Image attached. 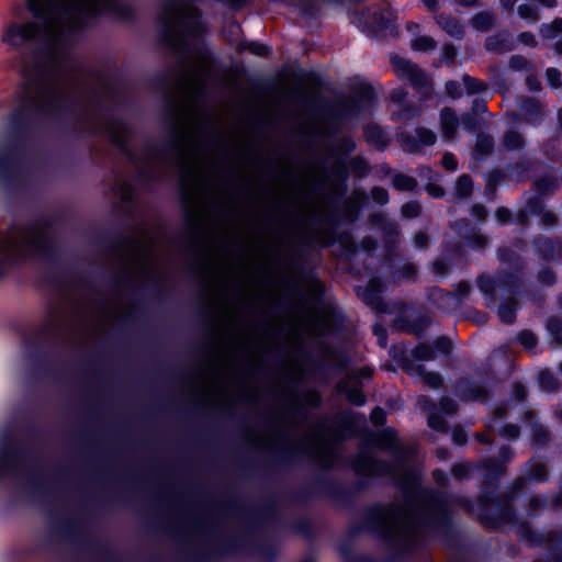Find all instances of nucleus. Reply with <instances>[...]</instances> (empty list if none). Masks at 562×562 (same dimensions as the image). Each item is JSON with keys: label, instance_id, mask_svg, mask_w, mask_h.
<instances>
[{"label": "nucleus", "instance_id": "1", "mask_svg": "<svg viewBox=\"0 0 562 562\" xmlns=\"http://www.w3.org/2000/svg\"><path fill=\"white\" fill-rule=\"evenodd\" d=\"M29 8L41 25L33 22L10 23L5 26L2 42L20 47L34 38H43L50 45H59L77 26L79 16L116 14L120 0H27Z\"/></svg>", "mask_w": 562, "mask_h": 562}, {"label": "nucleus", "instance_id": "2", "mask_svg": "<svg viewBox=\"0 0 562 562\" xmlns=\"http://www.w3.org/2000/svg\"><path fill=\"white\" fill-rule=\"evenodd\" d=\"M48 243L45 229L35 225L0 236V277L13 262L45 254Z\"/></svg>", "mask_w": 562, "mask_h": 562}, {"label": "nucleus", "instance_id": "3", "mask_svg": "<svg viewBox=\"0 0 562 562\" xmlns=\"http://www.w3.org/2000/svg\"><path fill=\"white\" fill-rule=\"evenodd\" d=\"M61 95L58 82L36 79L27 81L22 90V103L34 111L54 108Z\"/></svg>", "mask_w": 562, "mask_h": 562}, {"label": "nucleus", "instance_id": "4", "mask_svg": "<svg viewBox=\"0 0 562 562\" xmlns=\"http://www.w3.org/2000/svg\"><path fill=\"white\" fill-rule=\"evenodd\" d=\"M558 187L557 180L552 177L539 178L535 181L537 196L527 201L525 207L516 214L515 222L518 224L526 223L528 216H537L540 218L542 226H551L555 223V215L546 211L541 201V195L553 192Z\"/></svg>", "mask_w": 562, "mask_h": 562}, {"label": "nucleus", "instance_id": "5", "mask_svg": "<svg viewBox=\"0 0 562 562\" xmlns=\"http://www.w3.org/2000/svg\"><path fill=\"white\" fill-rule=\"evenodd\" d=\"M379 521L389 537L397 535L413 536L416 532L413 518L403 508L383 509L379 515Z\"/></svg>", "mask_w": 562, "mask_h": 562}, {"label": "nucleus", "instance_id": "6", "mask_svg": "<svg viewBox=\"0 0 562 562\" xmlns=\"http://www.w3.org/2000/svg\"><path fill=\"white\" fill-rule=\"evenodd\" d=\"M477 286L487 306H492L496 302L497 291L506 293H516L518 290V278L514 274H497L494 277L481 276L477 279Z\"/></svg>", "mask_w": 562, "mask_h": 562}, {"label": "nucleus", "instance_id": "7", "mask_svg": "<svg viewBox=\"0 0 562 562\" xmlns=\"http://www.w3.org/2000/svg\"><path fill=\"white\" fill-rule=\"evenodd\" d=\"M391 63L400 79L407 81L416 91L429 94L430 79L417 65L400 57H392Z\"/></svg>", "mask_w": 562, "mask_h": 562}, {"label": "nucleus", "instance_id": "8", "mask_svg": "<svg viewBox=\"0 0 562 562\" xmlns=\"http://www.w3.org/2000/svg\"><path fill=\"white\" fill-rule=\"evenodd\" d=\"M417 404L423 411L428 412V426L435 430H445V416L451 415L457 409V405L450 398H442L439 406H435L426 396L420 395Z\"/></svg>", "mask_w": 562, "mask_h": 562}, {"label": "nucleus", "instance_id": "9", "mask_svg": "<svg viewBox=\"0 0 562 562\" xmlns=\"http://www.w3.org/2000/svg\"><path fill=\"white\" fill-rule=\"evenodd\" d=\"M372 369L369 367L361 368L358 372L348 375L345 381L339 383V391L345 394L347 400L357 406L366 404V395L361 390L362 380H368L372 376Z\"/></svg>", "mask_w": 562, "mask_h": 562}, {"label": "nucleus", "instance_id": "10", "mask_svg": "<svg viewBox=\"0 0 562 562\" xmlns=\"http://www.w3.org/2000/svg\"><path fill=\"white\" fill-rule=\"evenodd\" d=\"M349 86L352 92L350 112L358 114L374 104V90L366 80L360 77H355L350 79Z\"/></svg>", "mask_w": 562, "mask_h": 562}, {"label": "nucleus", "instance_id": "11", "mask_svg": "<svg viewBox=\"0 0 562 562\" xmlns=\"http://www.w3.org/2000/svg\"><path fill=\"white\" fill-rule=\"evenodd\" d=\"M416 137H412L406 133H400L397 139L402 148L407 153L422 150L426 146H431L436 142V134L425 127H418L415 131Z\"/></svg>", "mask_w": 562, "mask_h": 562}, {"label": "nucleus", "instance_id": "12", "mask_svg": "<svg viewBox=\"0 0 562 562\" xmlns=\"http://www.w3.org/2000/svg\"><path fill=\"white\" fill-rule=\"evenodd\" d=\"M450 349V342L446 338H439L434 342V346L420 344L412 350L414 359L419 361H429L435 358V351L447 353Z\"/></svg>", "mask_w": 562, "mask_h": 562}, {"label": "nucleus", "instance_id": "13", "mask_svg": "<svg viewBox=\"0 0 562 562\" xmlns=\"http://www.w3.org/2000/svg\"><path fill=\"white\" fill-rule=\"evenodd\" d=\"M505 415V407H499L495 411V414L493 418L490 420L487 427L490 430L497 429L501 437H503L506 440H515L519 436V428L516 425H503L501 426L499 423L504 418Z\"/></svg>", "mask_w": 562, "mask_h": 562}, {"label": "nucleus", "instance_id": "14", "mask_svg": "<svg viewBox=\"0 0 562 562\" xmlns=\"http://www.w3.org/2000/svg\"><path fill=\"white\" fill-rule=\"evenodd\" d=\"M452 227L457 234L465 237L467 245L472 249L480 250L485 247L486 238L481 234L474 233V228H470L467 221L456 223Z\"/></svg>", "mask_w": 562, "mask_h": 562}, {"label": "nucleus", "instance_id": "15", "mask_svg": "<svg viewBox=\"0 0 562 562\" xmlns=\"http://www.w3.org/2000/svg\"><path fill=\"white\" fill-rule=\"evenodd\" d=\"M374 446L382 450L395 452L400 447L397 432L393 428H386L372 437Z\"/></svg>", "mask_w": 562, "mask_h": 562}, {"label": "nucleus", "instance_id": "16", "mask_svg": "<svg viewBox=\"0 0 562 562\" xmlns=\"http://www.w3.org/2000/svg\"><path fill=\"white\" fill-rule=\"evenodd\" d=\"M440 125L443 137L447 140H453L456 138L460 121L451 109L446 108L440 112Z\"/></svg>", "mask_w": 562, "mask_h": 562}, {"label": "nucleus", "instance_id": "17", "mask_svg": "<svg viewBox=\"0 0 562 562\" xmlns=\"http://www.w3.org/2000/svg\"><path fill=\"white\" fill-rule=\"evenodd\" d=\"M435 20L438 23V25L451 37L454 38H462L464 35L463 26L458 20H454L450 16H447L445 14H437L435 15Z\"/></svg>", "mask_w": 562, "mask_h": 562}, {"label": "nucleus", "instance_id": "18", "mask_svg": "<svg viewBox=\"0 0 562 562\" xmlns=\"http://www.w3.org/2000/svg\"><path fill=\"white\" fill-rule=\"evenodd\" d=\"M456 290H457V293L452 294V293H449V292H445V291H442L440 289H435L431 292V299L435 302L442 301V302H448V303H450L451 301H457L459 299H464V297H467L469 295L470 285L467 282H460L457 285Z\"/></svg>", "mask_w": 562, "mask_h": 562}, {"label": "nucleus", "instance_id": "19", "mask_svg": "<svg viewBox=\"0 0 562 562\" xmlns=\"http://www.w3.org/2000/svg\"><path fill=\"white\" fill-rule=\"evenodd\" d=\"M536 251L543 259H555L562 258V247L560 244H557L550 239H539L535 241Z\"/></svg>", "mask_w": 562, "mask_h": 562}, {"label": "nucleus", "instance_id": "20", "mask_svg": "<svg viewBox=\"0 0 562 562\" xmlns=\"http://www.w3.org/2000/svg\"><path fill=\"white\" fill-rule=\"evenodd\" d=\"M488 52L504 53L513 49L510 36L507 33H499L488 36L485 42Z\"/></svg>", "mask_w": 562, "mask_h": 562}, {"label": "nucleus", "instance_id": "21", "mask_svg": "<svg viewBox=\"0 0 562 562\" xmlns=\"http://www.w3.org/2000/svg\"><path fill=\"white\" fill-rule=\"evenodd\" d=\"M367 142L378 149H382L387 145L389 138L386 133L376 125H368L364 131Z\"/></svg>", "mask_w": 562, "mask_h": 562}, {"label": "nucleus", "instance_id": "22", "mask_svg": "<svg viewBox=\"0 0 562 562\" xmlns=\"http://www.w3.org/2000/svg\"><path fill=\"white\" fill-rule=\"evenodd\" d=\"M502 461H490L485 463L484 469L486 476L499 475L504 472L505 463L510 459V450L507 447H503L499 450Z\"/></svg>", "mask_w": 562, "mask_h": 562}, {"label": "nucleus", "instance_id": "23", "mask_svg": "<svg viewBox=\"0 0 562 562\" xmlns=\"http://www.w3.org/2000/svg\"><path fill=\"white\" fill-rule=\"evenodd\" d=\"M517 303L515 300H505L497 310L498 318L504 324H513L516 318Z\"/></svg>", "mask_w": 562, "mask_h": 562}, {"label": "nucleus", "instance_id": "24", "mask_svg": "<svg viewBox=\"0 0 562 562\" xmlns=\"http://www.w3.org/2000/svg\"><path fill=\"white\" fill-rule=\"evenodd\" d=\"M494 142L488 135L480 134L476 138L473 157L476 160L484 159L493 150Z\"/></svg>", "mask_w": 562, "mask_h": 562}, {"label": "nucleus", "instance_id": "25", "mask_svg": "<svg viewBox=\"0 0 562 562\" xmlns=\"http://www.w3.org/2000/svg\"><path fill=\"white\" fill-rule=\"evenodd\" d=\"M495 21L496 16L494 13L480 12L472 18L471 24L476 31L485 32L494 25Z\"/></svg>", "mask_w": 562, "mask_h": 562}, {"label": "nucleus", "instance_id": "26", "mask_svg": "<svg viewBox=\"0 0 562 562\" xmlns=\"http://www.w3.org/2000/svg\"><path fill=\"white\" fill-rule=\"evenodd\" d=\"M312 328L318 335L330 334V316L326 312H317L312 319Z\"/></svg>", "mask_w": 562, "mask_h": 562}, {"label": "nucleus", "instance_id": "27", "mask_svg": "<svg viewBox=\"0 0 562 562\" xmlns=\"http://www.w3.org/2000/svg\"><path fill=\"white\" fill-rule=\"evenodd\" d=\"M358 295L362 297V300L375 311L385 312V308L380 300V294L373 289L368 288L362 291L358 290Z\"/></svg>", "mask_w": 562, "mask_h": 562}, {"label": "nucleus", "instance_id": "28", "mask_svg": "<svg viewBox=\"0 0 562 562\" xmlns=\"http://www.w3.org/2000/svg\"><path fill=\"white\" fill-rule=\"evenodd\" d=\"M520 108L525 112L527 120L530 122H533L542 113L540 104L532 98L521 99Z\"/></svg>", "mask_w": 562, "mask_h": 562}, {"label": "nucleus", "instance_id": "29", "mask_svg": "<svg viewBox=\"0 0 562 562\" xmlns=\"http://www.w3.org/2000/svg\"><path fill=\"white\" fill-rule=\"evenodd\" d=\"M525 142L522 136L514 130L506 131L503 136V146L507 150H519L522 148Z\"/></svg>", "mask_w": 562, "mask_h": 562}, {"label": "nucleus", "instance_id": "30", "mask_svg": "<svg viewBox=\"0 0 562 562\" xmlns=\"http://www.w3.org/2000/svg\"><path fill=\"white\" fill-rule=\"evenodd\" d=\"M560 34H562V18H557L551 23L542 24L540 27V35L543 38L554 40Z\"/></svg>", "mask_w": 562, "mask_h": 562}, {"label": "nucleus", "instance_id": "31", "mask_svg": "<svg viewBox=\"0 0 562 562\" xmlns=\"http://www.w3.org/2000/svg\"><path fill=\"white\" fill-rule=\"evenodd\" d=\"M462 85L467 94L473 95L486 90L487 86L482 80L475 79L471 76L464 75L462 77Z\"/></svg>", "mask_w": 562, "mask_h": 562}, {"label": "nucleus", "instance_id": "32", "mask_svg": "<svg viewBox=\"0 0 562 562\" xmlns=\"http://www.w3.org/2000/svg\"><path fill=\"white\" fill-rule=\"evenodd\" d=\"M547 477V468L546 465L537 460H531L529 462V472H528V479L530 481H544Z\"/></svg>", "mask_w": 562, "mask_h": 562}, {"label": "nucleus", "instance_id": "33", "mask_svg": "<svg viewBox=\"0 0 562 562\" xmlns=\"http://www.w3.org/2000/svg\"><path fill=\"white\" fill-rule=\"evenodd\" d=\"M411 47L415 52H430L436 47V41L430 36H418L412 41Z\"/></svg>", "mask_w": 562, "mask_h": 562}, {"label": "nucleus", "instance_id": "34", "mask_svg": "<svg viewBox=\"0 0 562 562\" xmlns=\"http://www.w3.org/2000/svg\"><path fill=\"white\" fill-rule=\"evenodd\" d=\"M393 186L401 191H413L416 188L417 182L409 176L397 173L393 177Z\"/></svg>", "mask_w": 562, "mask_h": 562}, {"label": "nucleus", "instance_id": "35", "mask_svg": "<svg viewBox=\"0 0 562 562\" xmlns=\"http://www.w3.org/2000/svg\"><path fill=\"white\" fill-rule=\"evenodd\" d=\"M416 374L419 375L423 382L430 389H438L442 384V379L435 372H426L422 367H418Z\"/></svg>", "mask_w": 562, "mask_h": 562}, {"label": "nucleus", "instance_id": "36", "mask_svg": "<svg viewBox=\"0 0 562 562\" xmlns=\"http://www.w3.org/2000/svg\"><path fill=\"white\" fill-rule=\"evenodd\" d=\"M473 188L472 180L469 176L462 175L456 182V195L458 198H467L471 194Z\"/></svg>", "mask_w": 562, "mask_h": 562}, {"label": "nucleus", "instance_id": "37", "mask_svg": "<svg viewBox=\"0 0 562 562\" xmlns=\"http://www.w3.org/2000/svg\"><path fill=\"white\" fill-rule=\"evenodd\" d=\"M547 330L557 344H562V323L558 318H550L547 322Z\"/></svg>", "mask_w": 562, "mask_h": 562}, {"label": "nucleus", "instance_id": "38", "mask_svg": "<svg viewBox=\"0 0 562 562\" xmlns=\"http://www.w3.org/2000/svg\"><path fill=\"white\" fill-rule=\"evenodd\" d=\"M538 384L543 390H553L557 385L554 375L549 370H541L537 375Z\"/></svg>", "mask_w": 562, "mask_h": 562}, {"label": "nucleus", "instance_id": "39", "mask_svg": "<svg viewBox=\"0 0 562 562\" xmlns=\"http://www.w3.org/2000/svg\"><path fill=\"white\" fill-rule=\"evenodd\" d=\"M521 538L529 546H542V544H546V543L554 542V539H552L551 536L544 537L542 535H538V533H533V532H530V533L524 532L521 535Z\"/></svg>", "mask_w": 562, "mask_h": 562}, {"label": "nucleus", "instance_id": "40", "mask_svg": "<svg viewBox=\"0 0 562 562\" xmlns=\"http://www.w3.org/2000/svg\"><path fill=\"white\" fill-rule=\"evenodd\" d=\"M517 341L520 345H522L527 350H531L537 346V338L529 330H524L519 333L517 336Z\"/></svg>", "mask_w": 562, "mask_h": 562}, {"label": "nucleus", "instance_id": "41", "mask_svg": "<svg viewBox=\"0 0 562 562\" xmlns=\"http://www.w3.org/2000/svg\"><path fill=\"white\" fill-rule=\"evenodd\" d=\"M518 15L530 22H536L539 19L537 9L528 4H521L518 7Z\"/></svg>", "mask_w": 562, "mask_h": 562}, {"label": "nucleus", "instance_id": "42", "mask_svg": "<svg viewBox=\"0 0 562 562\" xmlns=\"http://www.w3.org/2000/svg\"><path fill=\"white\" fill-rule=\"evenodd\" d=\"M561 77H562V74L557 68L551 67V68H548L546 71L547 82L553 89H557L560 87Z\"/></svg>", "mask_w": 562, "mask_h": 562}, {"label": "nucleus", "instance_id": "43", "mask_svg": "<svg viewBox=\"0 0 562 562\" xmlns=\"http://www.w3.org/2000/svg\"><path fill=\"white\" fill-rule=\"evenodd\" d=\"M473 471V467L467 462L456 463L452 468V474L457 479H464Z\"/></svg>", "mask_w": 562, "mask_h": 562}, {"label": "nucleus", "instance_id": "44", "mask_svg": "<svg viewBox=\"0 0 562 562\" xmlns=\"http://www.w3.org/2000/svg\"><path fill=\"white\" fill-rule=\"evenodd\" d=\"M447 94L452 99H459L463 94V85L462 81H448L446 83Z\"/></svg>", "mask_w": 562, "mask_h": 562}, {"label": "nucleus", "instance_id": "45", "mask_svg": "<svg viewBox=\"0 0 562 562\" xmlns=\"http://www.w3.org/2000/svg\"><path fill=\"white\" fill-rule=\"evenodd\" d=\"M509 67L517 71L526 70L529 68V61L524 56L515 55L509 59Z\"/></svg>", "mask_w": 562, "mask_h": 562}, {"label": "nucleus", "instance_id": "46", "mask_svg": "<svg viewBox=\"0 0 562 562\" xmlns=\"http://www.w3.org/2000/svg\"><path fill=\"white\" fill-rule=\"evenodd\" d=\"M420 212V205L417 202H407L402 206V215L406 218L415 217Z\"/></svg>", "mask_w": 562, "mask_h": 562}, {"label": "nucleus", "instance_id": "47", "mask_svg": "<svg viewBox=\"0 0 562 562\" xmlns=\"http://www.w3.org/2000/svg\"><path fill=\"white\" fill-rule=\"evenodd\" d=\"M355 469L359 472H364L368 474L376 473V464L372 459H366L363 461V465L359 461L355 462Z\"/></svg>", "mask_w": 562, "mask_h": 562}, {"label": "nucleus", "instance_id": "48", "mask_svg": "<svg viewBox=\"0 0 562 562\" xmlns=\"http://www.w3.org/2000/svg\"><path fill=\"white\" fill-rule=\"evenodd\" d=\"M371 198L374 202L381 205L386 204L389 202V193L383 188H373L371 190Z\"/></svg>", "mask_w": 562, "mask_h": 562}, {"label": "nucleus", "instance_id": "49", "mask_svg": "<svg viewBox=\"0 0 562 562\" xmlns=\"http://www.w3.org/2000/svg\"><path fill=\"white\" fill-rule=\"evenodd\" d=\"M533 435V443L541 445L544 443L548 437V431L542 426L535 425L532 429Z\"/></svg>", "mask_w": 562, "mask_h": 562}, {"label": "nucleus", "instance_id": "50", "mask_svg": "<svg viewBox=\"0 0 562 562\" xmlns=\"http://www.w3.org/2000/svg\"><path fill=\"white\" fill-rule=\"evenodd\" d=\"M461 397L465 401H483L485 397L484 392L481 389L461 391Z\"/></svg>", "mask_w": 562, "mask_h": 562}, {"label": "nucleus", "instance_id": "51", "mask_svg": "<svg viewBox=\"0 0 562 562\" xmlns=\"http://www.w3.org/2000/svg\"><path fill=\"white\" fill-rule=\"evenodd\" d=\"M457 49L452 45H445L441 52V60L446 64H451L456 59Z\"/></svg>", "mask_w": 562, "mask_h": 562}, {"label": "nucleus", "instance_id": "52", "mask_svg": "<svg viewBox=\"0 0 562 562\" xmlns=\"http://www.w3.org/2000/svg\"><path fill=\"white\" fill-rule=\"evenodd\" d=\"M350 168L352 169V171L357 172V175L360 177L366 175V172L368 170V166H367L366 161L360 157H357L351 160Z\"/></svg>", "mask_w": 562, "mask_h": 562}, {"label": "nucleus", "instance_id": "53", "mask_svg": "<svg viewBox=\"0 0 562 562\" xmlns=\"http://www.w3.org/2000/svg\"><path fill=\"white\" fill-rule=\"evenodd\" d=\"M441 165L448 171H454L458 168V161L451 153H446L443 155Z\"/></svg>", "mask_w": 562, "mask_h": 562}, {"label": "nucleus", "instance_id": "54", "mask_svg": "<svg viewBox=\"0 0 562 562\" xmlns=\"http://www.w3.org/2000/svg\"><path fill=\"white\" fill-rule=\"evenodd\" d=\"M385 418H386V414L384 412V409L380 408V407H375L371 414H370V419H371V423L375 426H381L384 424L385 422Z\"/></svg>", "mask_w": 562, "mask_h": 562}, {"label": "nucleus", "instance_id": "55", "mask_svg": "<svg viewBox=\"0 0 562 562\" xmlns=\"http://www.w3.org/2000/svg\"><path fill=\"white\" fill-rule=\"evenodd\" d=\"M518 41L521 44H524L526 46H530V47H535L537 45L536 36L530 32L520 33L518 36Z\"/></svg>", "mask_w": 562, "mask_h": 562}, {"label": "nucleus", "instance_id": "56", "mask_svg": "<svg viewBox=\"0 0 562 562\" xmlns=\"http://www.w3.org/2000/svg\"><path fill=\"white\" fill-rule=\"evenodd\" d=\"M539 281L544 285H550L555 281L554 274L550 270H542L539 272Z\"/></svg>", "mask_w": 562, "mask_h": 562}, {"label": "nucleus", "instance_id": "57", "mask_svg": "<svg viewBox=\"0 0 562 562\" xmlns=\"http://www.w3.org/2000/svg\"><path fill=\"white\" fill-rule=\"evenodd\" d=\"M495 215H496L497 221L501 224H506V223L510 222V218H512V214H510L509 210L506 207H499L496 211Z\"/></svg>", "mask_w": 562, "mask_h": 562}, {"label": "nucleus", "instance_id": "58", "mask_svg": "<svg viewBox=\"0 0 562 562\" xmlns=\"http://www.w3.org/2000/svg\"><path fill=\"white\" fill-rule=\"evenodd\" d=\"M373 333L378 337L379 344L382 347H385L386 346V330L383 328V326L378 325V324L374 325L373 326Z\"/></svg>", "mask_w": 562, "mask_h": 562}, {"label": "nucleus", "instance_id": "59", "mask_svg": "<svg viewBox=\"0 0 562 562\" xmlns=\"http://www.w3.org/2000/svg\"><path fill=\"white\" fill-rule=\"evenodd\" d=\"M427 245H428V238L425 233H418L415 235L414 246L417 249H420V250L426 249Z\"/></svg>", "mask_w": 562, "mask_h": 562}, {"label": "nucleus", "instance_id": "60", "mask_svg": "<svg viewBox=\"0 0 562 562\" xmlns=\"http://www.w3.org/2000/svg\"><path fill=\"white\" fill-rule=\"evenodd\" d=\"M419 115V111L416 109H406L396 114L398 120H409Z\"/></svg>", "mask_w": 562, "mask_h": 562}, {"label": "nucleus", "instance_id": "61", "mask_svg": "<svg viewBox=\"0 0 562 562\" xmlns=\"http://www.w3.org/2000/svg\"><path fill=\"white\" fill-rule=\"evenodd\" d=\"M471 215L477 221H483L486 217L485 207L482 205H474L471 209Z\"/></svg>", "mask_w": 562, "mask_h": 562}, {"label": "nucleus", "instance_id": "62", "mask_svg": "<svg viewBox=\"0 0 562 562\" xmlns=\"http://www.w3.org/2000/svg\"><path fill=\"white\" fill-rule=\"evenodd\" d=\"M249 49L258 56H265L269 52V48L267 46L259 43H251L249 45Z\"/></svg>", "mask_w": 562, "mask_h": 562}, {"label": "nucleus", "instance_id": "63", "mask_svg": "<svg viewBox=\"0 0 562 562\" xmlns=\"http://www.w3.org/2000/svg\"><path fill=\"white\" fill-rule=\"evenodd\" d=\"M526 83L530 91L537 92L541 89V82L536 76H529Z\"/></svg>", "mask_w": 562, "mask_h": 562}, {"label": "nucleus", "instance_id": "64", "mask_svg": "<svg viewBox=\"0 0 562 562\" xmlns=\"http://www.w3.org/2000/svg\"><path fill=\"white\" fill-rule=\"evenodd\" d=\"M447 272V268L443 261H435L432 265V273L437 277H443Z\"/></svg>", "mask_w": 562, "mask_h": 562}]
</instances>
